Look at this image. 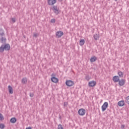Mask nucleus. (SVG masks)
<instances>
[{
    "label": "nucleus",
    "instance_id": "aec40b11",
    "mask_svg": "<svg viewBox=\"0 0 129 129\" xmlns=\"http://www.w3.org/2000/svg\"><path fill=\"white\" fill-rule=\"evenodd\" d=\"M96 59H97V58H96L95 56H93L91 58L90 61L91 62H95V61H96Z\"/></svg>",
    "mask_w": 129,
    "mask_h": 129
},
{
    "label": "nucleus",
    "instance_id": "4468645a",
    "mask_svg": "<svg viewBox=\"0 0 129 129\" xmlns=\"http://www.w3.org/2000/svg\"><path fill=\"white\" fill-rule=\"evenodd\" d=\"M118 105L119 106H123L124 105V101H120L118 102Z\"/></svg>",
    "mask_w": 129,
    "mask_h": 129
},
{
    "label": "nucleus",
    "instance_id": "473e14b6",
    "mask_svg": "<svg viewBox=\"0 0 129 129\" xmlns=\"http://www.w3.org/2000/svg\"><path fill=\"white\" fill-rule=\"evenodd\" d=\"M26 129H32V127H26Z\"/></svg>",
    "mask_w": 129,
    "mask_h": 129
},
{
    "label": "nucleus",
    "instance_id": "2eb2a0df",
    "mask_svg": "<svg viewBox=\"0 0 129 129\" xmlns=\"http://www.w3.org/2000/svg\"><path fill=\"white\" fill-rule=\"evenodd\" d=\"M85 44V40L84 39H81L80 40V45L81 46H83Z\"/></svg>",
    "mask_w": 129,
    "mask_h": 129
},
{
    "label": "nucleus",
    "instance_id": "72a5a7b5",
    "mask_svg": "<svg viewBox=\"0 0 129 129\" xmlns=\"http://www.w3.org/2000/svg\"><path fill=\"white\" fill-rule=\"evenodd\" d=\"M63 0H58V2H62Z\"/></svg>",
    "mask_w": 129,
    "mask_h": 129
},
{
    "label": "nucleus",
    "instance_id": "b1692460",
    "mask_svg": "<svg viewBox=\"0 0 129 129\" xmlns=\"http://www.w3.org/2000/svg\"><path fill=\"white\" fill-rule=\"evenodd\" d=\"M4 115L0 113V120H4Z\"/></svg>",
    "mask_w": 129,
    "mask_h": 129
},
{
    "label": "nucleus",
    "instance_id": "0eeeda50",
    "mask_svg": "<svg viewBox=\"0 0 129 129\" xmlns=\"http://www.w3.org/2000/svg\"><path fill=\"white\" fill-rule=\"evenodd\" d=\"M57 3V0H48L47 1V4L49 6H53Z\"/></svg>",
    "mask_w": 129,
    "mask_h": 129
},
{
    "label": "nucleus",
    "instance_id": "ddd939ff",
    "mask_svg": "<svg viewBox=\"0 0 129 129\" xmlns=\"http://www.w3.org/2000/svg\"><path fill=\"white\" fill-rule=\"evenodd\" d=\"M8 90L10 94H13V93H14V91H13V88L12 87V86H11V85L8 86Z\"/></svg>",
    "mask_w": 129,
    "mask_h": 129
},
{
    "label": "nucleus",
    "instance_id": "423d86ee",
    "mask_svg": "<svg viewBox=\"0 0 129 129\" xmlns=\"http://www.w3.org/2000/svg\"><path fill=\"white\" fill-rule=\"evenodd\" d=\"M118 82L119 86H123L124 84H125V80L122 79L121 80H119Z\"/></svg>",
    "mask_w": 129,
    "mask_h": 129
},
{
    "label": "nucleus",
    "instance_id": "20e7f679",
    "mask_svg": "<svg viewBox=\"0 0 129 129\" xmlns=\"http://www.w3.org/2000/svg\"><path fill=\"white\" fill-rule=\"evenodd\" d=\"M86 112V111L85 110V109H84L83 108H81L79 110L78 113H79V115L83 116V115H84V114H85Z\"/></svg>",
    "mask_w": 129,
    "mask_h": 129
},
{
    "label": "nucleus",
    "instance_id": "cd10ccee",
    "mask_svg": "<svg viewBox=\"0 0 129 129\" xmlns=\"http://www.w3.org/2000/svg\"><path fill=\"white\" fill-rule=\"evenodd\" d=\"M12 22H13V23H16V19L12 18Z\"/></svg>",
    "mask_w": 129,
    "mask_h": 129
},
{
    "label": "nucleus",
    "instance_id": "39448f33",
    "mask_svg": "<svg viewBox=\"0 0 129 129\" xmlns=\"http://www.w3.org/2000/svg\"><path fill=\"white\" fill-rule=\"evenodd\" d=\"M63 35H64V33L61 31H57L55 34V36H56L57 38H61Z\"/></svg>",
    "mask_w": 129,
    "mask_h": 129
},
{
    "label": "nucleus",
    "instance_id": "f704fd0d",
    "mask_svg": "<svg viewBox=\"0 0 129 129\" xmlns=\"http://www.w3.org/2000/svg\"><path fill=\"white\" fill-rule=\"evenodd\" d=\"M114 1H117V0H114Z\"/></svg>",
    "mask_w": 129,
    "mask_h": 129
},
{
    "label": "nucleus",
    "instance_id": "dca6fc26",
    "mask_svg": "<svg viewBox=\"0 0 129 129\" xmlns=\"http://www.w3.org/2000/svg\"><path fill=\"white\" fill-rule=\"evenodd\" d=\"M27 82H28V80H27V78H23L22 80V83L23 84H26Z\"/></svg>",
    "mask_w": 129,
    "mask_h": 129
},
{
    "label": "nucleus",
    "instance_id": "7c9ffc66",
    "mask_svg": "<svg viewBox=\"0 0 129 129\" xmlns=\"http://www.w3.org/2000/svg\"><path fill=\"white\" fill-rule=\"evenodd\" d=\"M37 36L38 35H37V33H34L33 35V36L35 37V38H37Z\"/></svg>",
    "mask_w": 129,
    "mask_h": 129
},
{
    "label": "nucleus",
    "instance_id": "f8f14e48",
    "mask_svg": "<svg viewBox=\"0 0 129 129\" xmlns=\"http://www.w3.org/2000/svg\"><path fill=\"white\" fill-rule=\"evenodd\" d=\"M51 80L54 83H57V82H58V81H59V80H58V78H57L55 77H53L52 78H51Z\"/></svg>",
    "mask_w": 129,
    "mask_h": 129
},
{
    "label": "nucleus",
    "instance_id": "f3484780",
    "mask_svg": "<svg viewBox=\"0 0 129 129\" xmlns=\"http://www.w3.org/2000/svg\"><path fill=\"white\" fill-rule=\"evenodd\" d=\"M10 122L12 123H15V122H17V119L16 118V117H13L10 119Z\"/></svg>",
    "mask_w": 129,
    "mask_h": 129
},
{
    "label": "nucleus",
    "instance_id": "2f4dec72",
    "mask_svg": "<svg viewBox=\"0 0 129 129\" xmlns=\"http://www.w3.org/2000/svg\"><path fill=\"white\" fill-rule=\"evenodd\" d=\"M121 128H124V125H121Z\"/></svg>",
    "mask_w": 129,
    "mask_h": 129
},
{
    "label": "nucleus",
    "instance_id": "7ed1b4c3",
    "mask_svg": "<svg viewBox=\"0 0 129 129\" xmlns=\"http://www.w3.org/2000/svg\"><path fill=\"white\" fill-rule=\"evenodd\" d=\"M66 84L67 86H69V87H70L74 85V82L71 80H68L66 82Z\"/></svg>",
    "mask_w": 129,
    "mask_h": 129
},
{
    "label": "nucleus",
    "instance_id": "6ab92c4d",
    "mask_svg": "<svg viewBox=\"0 0 129 129\" xmlns=\"http://www.w3.org/2000/svg\"><path fill=\"white\" fill-rule=\"evenodd\" d=\"M5 51V47L4 46V45H2L0 47V52L3 53Z\"/></svg>",
    "mask_w": 129,
    "mask_h": 129
},
{
    "label": "nucleus",
    "instance_id": "f257e3e1",
    "mask_svg": "<svg viewBox=\"0 0 129 129\" xmlns=\"http://www.w3.org/2000/svg\"><path fill=\"white\" fill-rule=\"evenodd\" d=\"M0 41L2 43H5L7 41V38L5 37V31L2 29H0Z\"/></svg>",
    "mask_w": 129,
    "mask_h": 129
},
{
    "label": "nucleus",
    "instance_id": "5701e85b",
    "mask_svg": "<svg viewBox=\"0 0 129 129\" xmlns=\"http://www.w3.org/2000/svg\"><path fill=\"white\" fill-rule=\"evenodd\" d=\"M50 22L52 23V24H55V23H56V20H55V19H52Z\"/></svg>",
    "mask_w": 129,
    "mask_h": 129
},
{
    "label": "nucleus",
    "instance_id": "bb28decb",
    "mask_svg": "<svg viewBox=\"0 0 129 129\" xmlns=\"http://www.w3.org/2000/svg\"><path fill=\"white\" fill-rule=\"evenodd\" d=\"M58 129H63V126L61 124L58 125Z\"/></svg>",
    "mask_w": 129,
    "mask_h": 129
},
{
    "label": "nucleus",
    "instance_id": "4be33fe9",
    "mask_svg": "<svg viewBox=\"0 0 129 129\" xmlns=\"http://www.w3.org/2000/svg\"><path fill=\"white\" fill-rule=\"evenodd\" d=\"M125 102L129 104V96L126 97Z\"/></svg>",
    "mask_w": 129,
    "mask_h": 129
},
{
    "label": "nucleus",
    "instance_id": "a211bd4d",
    "mask_svg": "<svg viewBox=\"0 0 129 129\" xmlns=\"http://www.w3.org/2000/svg\"><path fill=\"white\" fill-rule=\"evenodd\" d=\"M117 74L119 77H120V78H122V77H123V73H122L121 71H119Z\"/></svg>",
    "mask_w": 129,
    "mask_h": 129
},
{
    "label": "nucleus",
    "instance_id": "393cba45",
    "mask_svg": "<svg viewBox=\"0 0 129 129\" xmlns=\"http://www.w3.org/2000/svg\"><path fill=\"white\" fill-rule=\"evenodd\" d=\"M85 78L87 81H89V80H90V77H89V76H86Z\"/></svg>",
    "mask_w": 129,
    "mask_h": 129
},
{
    "label": "nucleus",
    "instance_id": "c756f323",
    "mask_svg": "<svg viewBox=\"0 0 129 129\" xmlns=\"http://www.w3.org/2000/svg\"><path fill=\"white\" fill-rule=\"evenodd\" d=\"M30 97H34V94L33 93H30Z\"/></svg>",
    "mask_w": 129,
    "mask_h": 129
},
{
    "label": "nucleus",
    "instance_id": "f03ea898",
    "mask_svg": "<svg viewBox=\"0 0 129 129\" xmlns=\"http://www.w3.org/2000/svg\"><path fill=\"white\" fill-rule=\"evenodd\" d=\"M107 107H108V103L107 102H105L104 103V104L102 105L101 107L102 111H105Z\"/></svg>",
    "mask_w": 129,
    "mask_h": 129
},
{
    "label": "nucleus",
    "instance_id": "9d476101",
    "mask_svg": "<svg viewBox=\"0 0 129 129\" xmlns=\"http://www.w3.org/2000/svg\"><path fill=\"white\" fill-rule=\"evenodd\" d=\"M112 80L115 83H116L119 81V77L118 76H114L112 78Z\"/></svg>",
    "mask_w": 129,
    "mask_h": 129
},
{
    "label": "nucleus",
    "instance_id": "1a4fd4ad",
    "mask_svg": "<svg viewBox=\"0 0 129 129\" xmlns=\"http://www.w3.org/2000/svg\"><path fill=\"white\" fill-rule=\"evenodd\" d=\"M53 11H54L55 15L59 14V8L56 6H53Z\"/></svg>",
    "mask_w": 129,
    "mask_h": 129
},
{
    "label": "nucleus",
    "instance_id": "412c9836",
    "mask_svg": "<svg viewBox=\"0 0 129 129\" xmlns=\"http://www.w3.org/2000/svg\"><path fill=\"white\" fill-rule=\"evenodd\" d=\"M93 37L95 40H98V39H99V36H98V35H97V34L94 35Z\"/></svg>",
    "mask_w": 129,
    "mask_h": 129
},
{
    "label": "nucleus",
    "instance_id": "c85d7f7f",
    "mask_svg": "<svg viewBox=\"0 0 129 129\" xmlns=\"http://www.w3.org/2000/svg\"><path fill=\"white\" fill-rule=\"evenodd\" d=\"M67 105H68V103L67 102H64V106H67Z\"/></svg>",
    "mask_w": 129,
    "mask_h": 129
},
{
    "label": "nucleus",
    "instance_id": "9b49d317",
    "mask_svg": "<svg viewBox=\"0 0 129 129\" xmlns=\"http://www.w3.org/2000/svg\"><path fill=\"white\" fill-rule=\"evenodd\" d=\"M4 49L6 50V51H9L10 49H11V46H10V44H5L4 45Z\"/></svg>",
    "mask_w": 129,
    "mask_h": 129
},
{
    "label": "nucleus",
    "instance_id": "a878e982",
    "mask_svg": "<svg viewBox=\"0 0 129 129\" xmlns=\"http://www.w3.org/2000/svg\"><path fill=\"white\" fill-rule=\"evenodd\" d=\"M0 128H1V129L5 128V124H0Z\"/></svg>",
    "mask_w": 129,
    "mask_h": 129
},
{
    "label": "nucleus",
    "instance_id": "6e6552de",
    "mask_svg": "<svg viewBox=\"0 0 129 129\" xmlns=\"http://www.w3.org/2000/svg\"><path fill=\"white\" fill-rule=\"evenodd\" d=\"M89 87H94L96 85V82L95 81H91L88 83Z\"/></svg>",
    "mask_w": 129,
    "mask_h": 129
}]
</instances>
